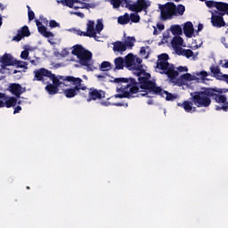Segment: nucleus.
<instances>
[{"instance_id": "1", "label": "nucleus", "mask_w": 228, "mask_h": 228, "mask_svg": "<svg viewBox=\"0 0 228 228\" xmlns=\"http://www.w3.org/2000/svg\"><path fill=\"white\" fill-rule=\"evenodd\" d=\"M136 76L138 81L133 77H118L114 79V83H122L118 89V92H121V94H116V99H133L134 94H138L140 89L145 90V93L141 94L142 97H145L148 92L149 94H153V95H160V97H165L166 95V101H175L177 99L172 93H168L158 86L156 81L151 80V73L139 69Z\"/></svg>"}, {"instance_id": "2", "label": "nucleus", "mask_w": 228, "mask_h": 228, "mask_svg": "<svg viewBox=\"0 0 228 228\" xmlns=\"http://www.w3.org/2000/svg\"><path fill=\"white\" fill-rule=\"evenodd\" d=\"M228 90H224L218 87L204 88L202 91H196L191 93V101H192L196 108H209L211 106V99L218 104L223 106H217L216 110L227 111L228 102L227 96L222 94H227Z\"/></svg>"}, {"instance_id": "3", "label": "nucleus", "mask_w": 228, "mask_h": 228, "mask_svg": "<svg viewBox=\"0 0 228 228\" xmlns=\"http://www.w3.org/2000/svg\"><path fill=\"white\" fill-rule=\"evenodd\" d=\"M169 57L167 53H162L158 56L156 69L162 70L160 74H166L172 82L175 81V77L179 76V72L175 70L174 64L168 62Z\"/></svg>"}, {"instance_id": "4", "label": "nucleus", "mask_w": 228, "mask_h": 228, "mask_svg": "<svg viewBox=\"0 0 228 228\" xmlns=\"http://www.w3.org/2000/svg\"><path fill=\"white\" fill-rule=\"evenodd\" d=\"M71 54L77 56L80 65L86 67L88 71H94L95 69L94 65L90 64V61H92V52L86 50L85 47H83V45H74Z\"/></svg>"}, {"instance_id": "5", "label": "nucleus", "mask_w": 228, "mask_h": 228, "mask_svg": "<svg viewBox=\"0 0 228 228\" xmlns=\"http://www.w3.org/2000/svg\"><path fill=\"white\" fill-rule=\"evenodd\" d=\"M66 80L68 83H72L73 87L67 88L63 91V94L67 99H72L81 92V90H87L88 87L83 84V79L73 76H68Z\"/></svg>"}, {"instance_id": "6", "label": "nucleus", "mask_w": 228, "mask_h": 228, "mask_svg": "<svg viewBox=\"0 0 228 228\" xmlns=\"http://www.w3.org/2000/svg\"><path fill=\"white\" fill-rule=\"evenodd\" d=\"M162 20H169L175 15V4L167 2L166 4L159 5Z\"/></svg>"}, {"instance_id": "7", "label": "nucleus", "mask_w": 228, "mask_h": 228, "mask_svg": "<svg viewBox=\"0 0 228 228\" xmlns=\"http://www.w3.org/2000/svg\"><path fill=\"white\" fill-rule=\"evenodd\" d=\"M53 72L45 68H40L34 70V78L33 81H41L43 85L49 83V79Z\"/></svg>"}, {"instance_id": "8", "label": "nucleus", "mask_w": 228, "mask_h": 228, "mask_svg": "<svg viewBox=\"0 0 228 228\" xmlns=\"http://www.w3.org/2000/svg\"><path fill=\"white\" fill-rule=\"evenodd\" d=\"M151 6V1L149 0H136L133 4V7H130L131 12L135 13H141V12H147V9Z\"/></svg>"}, {"instance_id": "9", "label": "nucleus", "mask_w": 228, "mask_h": 228, "mask_svg": "<svg viewBox=\"0 0 228 228\" xmlns=\"http://www.w3.org/2000/svg\"><path fill=\"white\" fill-rule=\"evenodd\" d=\"M104 97H106V92L91 87L88 92L87 102L97 100L101 101V99H104Z\"/></svg>"}, {"instance_id": "10", "label": "nucleus", "mask_w": 228, "mask_h": 228, "mask_svg": "<svg viewBox=\"0 0 228 228\" xmlns=\"http://www.w3.org/2000/svg\"><path fill=\"white\" fill-rule=\"evenodd\" d=\"M9 92L12 94V95H15L17 99L20 98V95L26 92V88H23L20 84H10L9 86Z\"/></svg>"}, {"instance_id": "11", "label": "nucleus", "mask_w": 228, "mask_h": 228, "mask_svg": "<svg viewBox=\"0 0 228 228\" xmlns=\"http://www.w3.org/2000/svg\"><path fill=\"white\" fill-rule=\"evenodd\" d=\"M0 62L3 64L2 69H6V67H13L15 65V59L10 53H4L1 59Z\"/></svg>"}, {"instance_id": "12", "label": "nucleus", "mask_w": 228, "mask_h": 228, "mask_svg": "<svg viewBox=\"0 0 228 228\" xmlns=\"http://www.w3.org/2000/svg\"><path fill=\"white\" fill-rule=\"evenodd\" d=\"M31 32L29 31V28L28 26H23L21 29H19L17 35L12 38L14 42H20L24 38V37H29Z\"/></svg>"}, {"instance_id": "13", "label": "nucleus", "mask_w": 228, "mask_h": 228, "mask_svg": "<svg viewBox=\"0 0 228 228\" xmlns=\"http://www.w3.org/2000/svg\"><path fill=\"white\" fill-rule=\"evenodd\" d=\"M49 81H53L52 85L57 86V88H60L61 85H65V83H63L62 81H67V77L60 75L56 77L55 74L52 73V75H50Z\"/></svg>"}, {"instance_id": "14", "label": "nucleus", "mask_w": 228, "mask_h": 228, "mask_svg": "<svg viewBox=\"0 0 228 228\" xmlns=\"http://www.w3.org/2000/svg\"><path fill=\"white\" fill-rule=\"evenodd\" d=\"M195 33V28H193V23L191 21H186L183 25V34L187 38H191Z\"/></svg>"}, {"instance_id": "15", "label": "nucleus", "mask_w": 228, "mask_h": 228, "mask_svg": "<svg viewBox=\"0 0 228 228\" xmlns=\"http://www.w3.org/2000/svg\"><path fill=\"white\" fill-rule=\"evenodd\" d=\"M36 24L37 26V29L43 37H45V38H51L52 37H54V34L51 31H47V28L45 26L42 25V22L37 20Z\"/></svg>"}, {"instance_id": "16", "label": "nucleus", "mask_w": 228, "mask_h": 228, "mask_svg": "<svg viewBox=\"0 0 228 228\" xmlns=\"http://www.w3.org/2000/svg\"><path fill=\"white\" fill-rule=\"evenodd\" d=\"M125 65L127 69H138V65H136V62L134 61V57L133 56V53H128L125 57Z\"/></svg>"}, {"instance_id": "17", "label": "nucleus", "mask_w": 228, "mask_h": 228, "mask_svg": "<svg viewBox=\"0 0 228 228\" xmlns=\"http://www.w3.org/2000/svg\"><path fill=\"white\" fill-rule=\"evenodd\" d=\"M193 102L192 101H184L183 103L178 102L177 106H180L181 108H183L184 111L186 113H191V111H197V108L193 107Z\"/></svg>"}, {"instance_id": "18", "label": "nucleus", "mask_w": 228, "mask_h": 228, "mask_svg": "<svg viewBox=\"0 0 228 228\" xmlns=\"http://www.w3.org/2000/svg\"><path fill=\"white\" fill-rule=\"evenodd\" d=\"M211 22L214 28H224L225 26V20H224V17L222 16H212Z\"/></svg>"}, {"instance_id": "19", "label": "nucleus", "mask_w": 228, "mask_h": 228, "mask_svg": "<svg viewBox=\"0 0 228 228\" xmlns=\"http://www.w3.org/2000/svg\"><path fill=\"white\" fill-rule=\"evenodd\" d=\"M45 90L49 94V95H56V94H60V87H57L50 82L46 84Z\"/></svg>"}, {"instance_id": "20", "label": "nucleus", "mask_w": 228, "mask_h": 228, "mask_svg": "<svg viewBox=\"0 0 228 228\" xmlns=\"http://www.w3.org/2000/svg\"><path fill=\"white\" fill-rule=\"evenodd\" d=\"M113 51L114 53H125V51H127V48L123 42L116 41L113 43Z\"/></svg>"}, {"instance_id": "21", "label": "nucleus", "mask_w": 228, "mask_h": 228, "mask_svg": "<svg viewBox=\"0 0 228 228\" xmlns=\"http://www.w3.org/2000/svg\"><path fill=\"white\" fill-rule=\"evenodd\" d=\"M114 65H115L114 70H122V69H124V67H126L124 58L117 57L114 60Z\"/></svg>"}, {"instance_id": "22", "label": "nucleus", "mask_w": 228, "mask_h": 228, "mask_svg": "<svg viewBox=\"0 0 228 228\" xmlns=\"http://www.w3.org/2000/svg\"><path fill=\"white\" fill-rule=\"evenodd\" d=\"M210 72L213 73L214 77H216V79H219L221 81H224V77L222 76V73L220 71V68L218 66H211L210 67Z\"/></svg>"}, {"instance_id": "23", "label": "nucleus", "mask_w": 228, "mask_h": 228, "mask_svg": "<svg viewBox=\"0 0 228 228\" xmlns=\"http://www.w3.org/2000/svg\"><path fill=\"white\" fill-rule=\"evenodd\" d=\"M86 33L89 37H94L95 32V22L94 20H89L86 25Z\"/></svg>"}, {"instance_id": "24", "label": "nucleus", "mask_w": 228, "mask_h": 228, "mask_svg": "<svg viewBox=\"0 0 228 228\" xmlns=\"http://www.w3.org/2000/svg\"><path fill=\"white\" fill-rule=\"evenodd\" d=\"M184 40L180 36H175L173 40L171 41L172 46L175 49H177V47H181L183 45Z\"/></svg>"}, {"instance_id": "25", "label": "nucleus", "mask_w": 228, "mask_h": 228, "mask_svg": "<svg viewBox=\"0 0 228 228\" xmlns=\"http://www.w3.org/2000/svg\"><path fill=\"white\" fill-rule=\"evenodd\" d=\"M170 31L172 35L176 37H181V35H183V28L179 25H172L170 27Z\"/></svg>"}, {"instance_id": "26", "label": "nucleus", "mask_w": 228, "mask_h": 228, "mask_svg": "<svg viewBox=\"0 0 228 228\" xmlns=\"http://www.w3.org/2000/svg\"><path fill=\"white\" fill-rule=\"evenodd\" d=\"M111 69H113V66H111L110 61H102L99 68L102 72H108L109 70H111Z\"/></svg>"}, {"instance_id": "27", "label": "nucleus", "mask_w": 228, "mask_h": 228, "mask_svg": "<svg viewBox=\"0 0 228 228\" xmlns=\"http://www.w3.org/2000/svg\"><path fill=\"white\" fill-rule=\"evenodd\" d=\"M135 42L136 38H134V37H127L124 44L126 48L128 47L129 49H133V47H134Z\"/></svg>"}, {"instance_id": "28", "label": "nucleus", "mask_w": 228, "mask_h": 228, "mask_svg": "<svg viewBox=\"0 0 228 228\" xmlns=\"http://www.w3.org/2000/svg\"><path fill=\"white\" fill-rule=\"evenodd\" d=\"M131 19L129 18V14L126 12L123 16H119L118 18V24L124 25V24H129V21Z\"/></svg>"}, {"instance_id": "29", "label": "nucleus", "mask_w": 228, "mask_h": 228, "mask_svg": "<svg viewBox=\"0 0 228 228\" xmlns=\"http://www.w3.org/2000/svg\"><path fill=\"white\" fill-rule=\"evenodd\" d=\"M4 106L6 108H13L17 106V98L10 97L8 100L5 101Z\"/></svg>"}, {"instance_id": "30", "label": "nucleus", "mask_w": 228, "mask_h": 228, "mask_svg": "<svg viewBox=\"0 0 228 228\" xmlns=\"http://www.w3.org/2000/svg\"><path fill=\"white\" fill-rule=\"evenodd\" d=\"M228 4L223 3V2H216V8L219 12H226L227 11Z\"/></svg>"}, {"instance_id": "31", "label": "nucleus", "mask_w": 228, "mask_h": 228, "mask_svg": "<svg viewBox=\"0 0 228 228\" xmlns=\"http://www.w3.org/2000/svg\"><path fill=\"white\" fill-rule=\"evenodd\" d=\"M120 6H122V8H127L131 12V8H133V0H121Z\"/></svg>"}, {"instance_id": "32", "label": "nucleus", "mask_w": 228, "mask_h": 228, "mask_svg": "<svg viewBox=\"0 0 228 228\" xmlns=\"http://www.w3.org/2000/svg\"><path fill=\"white\" fill-rule=\"evenodd\" d=\"M131 22H134V24L140 22V14L136 12H133L129 16Z\"/></svg>"}, {"instance_id": "33", "label": "nucleus", "mask_w": 228, "mask_h": 228, "mask_svg": "<svg viewBox=\"0 0 228 228\" xmlns=\"http://www.w3.org/2000/svg\"><path fill=\"white\" fill-rule=\"evenodd\" d=\"M184 12H186V7L183 4H178L177 7L175 6V15H184Z\"/></svg>"}, {"instance_id": "34", "label": "nucleus", "mask_w": 228, "mask_h": 228, "mask_svg": "<svg viewBox=\"0 0 228 228\" xmlns=\"http://www.w3.org/2000/svg\"><path fill=\"white\" fill-rule=\"evenodd\" d=\"M95 32L98 34H101V31H102V29H104V25L102 24V22L98 21L97 24L95 25Z\"/></svg>"}, {"instance_id": "35", "label": "nucleus", "mask_w": 228, "mask_h": 228, "mask_svg": "<svg viewBox=\"0 0 228 228\" xmlns=\"http://www.w3.org/2000/svg\"><path fill=\"white\" fill-rule=\"evenodd\" d=\"M14 65H16L18 69H24L26 67V61L14 60Z\"/></svg>"}, {"instance_id": "36", "label": "nucleus", "mask_w": 228, "mask_h": 228, "mask_svg": "<svg viewBox=\"0 0 228 228\" xmlns=\"http://www.w3.org/2000/svg\"><path fill=\"white\" fill-rule=\"evenodd\" d=\"M109 3L112 4L113 8H118L122 4L121 0H109Z\"/></svg>"}, {"instance_id": "37", "label": "nucleus", "mask_w": 228, "mask_h": 228, "mask_svg": "<svg viewBox=\"0 0 228 228\" xmlns=\"http://www.w3.org/2000/svg\"><path fill=\"white\" fill-rule=\"evenodd\" d=\"M216 3L217 2H215L213 0H208L205 2L206 6H208V8H216Z\"/></svg>"}, {"instance_id": "38", "label": "nucleus", "mask_w": 228, "mask_h": 228, "mask_svg": "<svg viewBox=\"0 0 228 228\" xmlns=\"http://www.w3.org/2000/svg\"><path fill=\"white\" fill-rule=\"evenodd\" d=\"M183 56H185V58H191V56H193V51L190 49L183 50Z\"/></svg>"}, {"instance_id": "39", "label": "nucleus", "mask_w": 228, "mask_h": 228, "mask_svg": "<svg viewBox=\"0 0 228 228\" xmlns=\"http://www.w3.org/2000/svg\"><path fill=\"white\" fill-rule=\"evenodd\" d=\"M28 10V20L31 21L35 19V12L31 10H29V6H27Z\"/></svg>"}, {"instance_id": "40", "label": "nucleus", "mask_w": 228, "mask_h": 228, "mask_svg": "<svg viewBox=\"0 0 228 228\" xmlns=\"http://www.w3.org/2000/svg\"><path fill=\"white\" fill-rule=\"evenodd\" d=\"M29 56V52L28 50H24L20 53L21 60H26Z\"/></svg>"}, {"instance_id": "41", "label": "nucleus", "mask_w": 228, "mask_h": 228, "mask_svg": "<svg viewBox=\"0 0 228 228\" xmlns=\"http://www.w3.org/2000/svg\"><path fill=\"white\" fill-rule=\"evenodd\" d=\"M76 33L77 35H78V37H90V35L87 32H85L81 29H77Z\"/></svg>"}, {"instance_id": "42", "label": "nucleus", "mask_w": 228, "mask_h": 228, "mask_svg": "<svg viewBox=\"0 0 228 228\" xmlns=\"http://www.w3.org/2000/svg\"><path fill=\"white\" fill-rule=\"evenodd\" d=\"M71 15H77V17H80V19H85V13L81 12H71Z\"/></svg>"}, {"instance_id": "43", "label": "nucleus", "mask_w": 228, "mask_h": 228, "mask_svg": "<svg viewBox=\"0 0 228 228\" xmlns=\"http://www.w3.org/2000/svg\"><path fill=\"white\" fill-rule=\"evenodd\" d=\"M80 4H81L80 6L81 9L90 10V8H92L90 4H86L85 2H82Z\"/></svg>"}, {"instance_id": "44", "label": "nucleus", "mask_w": 228, "mask_h": 228, "mask_svg": "<svg viewBox=\"0 0 228 228\" xmlns=\"http://www.w3.org/2000/svg\"><path fill=\"white\" fill-rule=\"evenodd\" d=\"M176 72H188V67L180 66V67L177 68Z\"/></svg>"}, {"instance_id": "45", "label": "nucleus", "mask_w": 228, "mask_h": 228, "mask_svg": "<svg viewBox=\"0 0 228 228\" xmlns=\"http://www.w3.org/2000/svg\"><path fill=\"white\" fill-rule=\"evenodd\" d=\"M190 77H191V74L185 73L181 76V79H183L184 81H189Z\"/></svg>"}, {"instance_id": "46", "label": "nucleus", "mask_w": 228, "mask_h": 228, "mask_svg": "<svg viewBox=\"0 0 228 228\" xmlns=\"http://www.w3.org/2000/svg\"><path fill=\"white\" fill-rule=\"evenodd\" d=\"M65 6H68V8H74V0H66Z\"/></svg>"}, {"instance_id": "47", "label": "nucleus", "mask_w": 228, "mask_h": 228, "mask_svg": "<svg viewBox=\"0 0 228 228\" xmlns=\"http://www.w3.org/2000/svg\"><path fill=\"white\" fill-rule=\"evenodd\" d=\"M60 27V23L56 22V20H50V28H58Z\"/></svg>"}, {"instance_id": "48", "label": "nucleus", "mask_w": 228, "mask_h": 228, "mask_svg": "<svg viewBox=\"0 0 228 228\" xmlns=\"http://www.w3.org/2000/svg\"><path fill=\"white\" fill-rule=\"evenodd\" d=\"M140 54L141 56H145V54H147V49L145 48V46L141 47Z\"/></svg>"}, {"instance_id": "49", "label": "nucleus", "mask_w": 228, "mask_h": 228, "mask_svg": "<svg viewBox=\"0 0 228 228\" xmlns=\"http://www.w3.org/2000/svg\"><path fill=\"white\" fill-rule=\"evenodd\" d=\"M22 110V107H20V106H16L15 108H14V111H13V114L15 115V114H17V113H20V111H21Z\"/></svg>"}, {"instance_id": "50", "label": "nucleus", "mask_w": 228, "mask_h": 228, "mask_svg": "<svg viewBox=\"0 0 228 228\" xmlns=\"http://www.w3.org/2000/svg\"><path fill=\"white\" fill-rule=\"evenodd\" d=\"M223 77V81H225V83L228 84V75L227 74H224L222 76ZM224 91L227 90L226 92H228V89H223Z\"/></svg>"}, {"instance_id": "51", "label": "nucleus", "mask_w": 228, "mask_h": 228, "mask_svg": "<svg viewBox=\"0 0 228 228\" xmlns=\"http://www.w3.org/2000/svg\"><path fill=\"white\" fill-rule=\"evenodd\" d=\"M183 51H185V49L178 48V49L176 50V53L179 54V55H181V56H183V55L184 54V52H183Z\"/></svg>"}, {"instance_id": "52", "label": "nucleus", "mask_w": 228, "mask_h": 228, "mask_svg": "<svg viewBox=\"0 0 228 228\" xmlns=\"http://www.w3.org/2000/svg\"><path fill=\"white\" fill-rule=\"evenodd\" d=\"M202 29H204V25L200 23L198 25V30H197V35H199L200 31H202Z\"/></svg>"}, {"instance_id": "53", "label": "nucleus", "mask_w": 228, "mask_h": 228, "mask_svg": "<svg viewBox=\"0 0 228 228\" xmlns=\"http://www.w3.org/2000/svg\"><path fill=\"white\" fill-rule=\"evenodd\" d=\"M89 38H94L96 42H99V37L97 36V32H94V36H89Z\"/></svg>"}, {"instance_id": "54", "label": "nucleus", "mask_w": 228, "mask_h": 228, "mask_svg": "<svg viewBox=\"0 0 228 228\" xmlns=\"http://www.w3.org/2000/svg\"><path fill=\"white\" fill-rule=\"evenodd\" d=\"M157 28L159 29V31H163V29H165V25L159 23L157 24Z\"/></svg>"}, {"instance_id": "55", "label": "nucleus", "mask_w": 228, "mask_h": 228, "mask_svg": "<svg viewBox=\"0 0 228 228\" xmlns=\"http://www.w3.org/2000/svg\"><path fill=\"white\" fill-rule=\"evenodd\" d=\"M67 0H57L58 4H62L65 6Z\"/></svg>"}, {"instance_id": "56", "label": "nucleus", "mask_w": 228, "mask_h": 228, "mask_svg": "<svg viewBox=\"0 0 228 228\" xmlns=\"http://www.w3.org/2000/svg\"><path fill=\"white\" fill-rule=\"evenodd\" d=\"M200 76H202V77H208V71H201Z\"/></svg>"}, {"instance_id": "57", "label": "nucleus", "mask_w": 228, "mask_h": 228, "mask_svg": "<svg viewBox=\"0 0 228 228\" xmlns=\"http://www.w3.org/2000/svg\"><path fill=\"white\" fill-rule=\"evenodd\" d=\"M221 67H223V69H228V61L224 64H222Z\"/></svg>"}, {"instance_id": "58", "label": "nucleus", "mask_w": 228, "mask_h": 228, "mask_svg": "<svg viewBox=\"0 0 228 228\" xmlns=\"http://www.w3.org/2000/svg\"><path fill=\"white\" fill-rule=\"evenodd\" d=\"M159 32H158V28H156V27H154V30H153V35H159Z\"/></svg>"}, {"instance_id": "59", "label": "nucleus", "mask_w": 228, "mask_h": 228, "mask_svg": "<svg viewBox=\"0 0 228 228\" xmlns=\"http://www.w3.org/2000/svg\"><path fill=\"white\" fill-rule=\"evenodd\" d=\"M142 61V59L140 58L136 59V63H138V65H141Z\"/></svg>"}, {"instance_id": "60", "label": "nucleus", "mask_w": 228, "mask_h": 228, "mask_svg": "<svg viewBox=\"0 0 228 228\" xmlns=\"http://www.w3.org/2000/svg\"><path fill=\"white\" fill-rule=\"evenodd\" d=\"M6 97V94L0 93V99H4Z\"/></svg>"}, {"instance_id": "61", "label": "nucleus", "mask_w": 228, "mask_h": 228, "mask_svg": "<svg viewBox=\"0 0 228 228\" xmlns=\"http://www.w3.org/2000/svg\"><path fill=\"white\" fill-rule=\"evenodd\" d=\"M0 108H4V102L0 100Z\"/></svg>"}, {"instance_id": "62", "label": "nucleus", "mask_w": 228, "mask_h": 228, "mask_svg": "<svg viewBox=\"0 0 228 228\" xmlns=\"http://www.w3.org/2000/svg\"><path fill=\"white\" fill-rule=\"evenodd\" d=\"M102 106H108V102H101Z\"/></svg>"}, {"instance_id": "63", "label": "nucleus", "mask_w": 228, "mask_h": 228, "mask_svg": "<svg viewBox=\"0 0 228 228\" xmlns=\"http://www.w3.org/2000/svg\"><path fill=\"white\" fill-rule=\"evenodd\" d=\"M75 3H77L78 4H81V3H83V2H81V1H79V0H74V4Z\"/></svg>"}, {"instance_id": "64", "label": "nucleus", "mask_w": 228, "mask_h": 228, "mask_svg": "<svg viewBox=\"0 0 228 228\" xmlns=\"http://www.w3.org/2000/svg\"><path fill=\"white\" fill-rule=\"evenodd\" d=\"M115 106H124V104L118 102V103H115Z\"/></svg>"}]
</instances>
